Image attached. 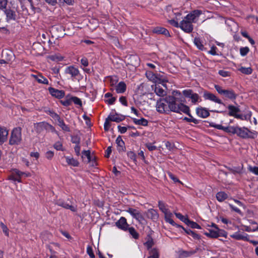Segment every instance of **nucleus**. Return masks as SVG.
<instances>
[{
    "label": "nucleus",
    "instance_id": "nucleus-1",
    "mask_svg": "<svg viewBox=\"0 0 258 258\" xmlns=\"http://www.w3.org/2000/svg\"><path fill=\"white\" fill-rule=\"evenodd\" d=\"M169 113L173 112L177 113H187L188 106L182 103H177L176 98L173 96H168Z\"/></svg>",
    "mask_w": 258,
    "mask_h": 258
},
{
    "label": "nucleus",
    "instance_id": "nucleus-2",
    "mask_svg": "<svg viewBox=\"0 0 258 258\" xmlns=\"http://www.w3.org/2000/svg\"><path fill=\"white\" fill-rule=\"evenodd\" d=\"M230 134H236L243 139H253L256 137V133L255 131H251L246 127H240L238 126H232Z\"/></svg>",
    "mask_w": 258,
    "mask_h": 258
},
{
    "label": "nucleus",
    "instance_id": "nucleus-3",
    "mask_svg": "<svg viewBox=\"0 0 258 258\" xmlns=\"http://www.w3.org/2000/svg\"><path fill=\"white\" fill-rule=\"evenodd\" d=\"M22 140L21 128L19 127L14 128L11 134L9 144L11 145H18L21 143Z\"/></svg>",
    "mask_w": 258,
    "mask_h": 258
},
{
    "label": "nucleus",
    "instance_id": "nucleus-4",
    "mask_svg": "<svg viewBox=\"0 0 258 258\" xmlns=\"http://www.w3.org/2000/svg\"><path fill=\"white\" fill-rule=\"evenodd\" d=\"M147 78L153 83L162 84L164 87L166 88L165 83L168 82V80L165 77L156 75L150 71H147L146 73Z\"/></svg>",
    "mask_w": 258,
    "mask_h": 258
},
{
    "label": "nucleus",
    "instance_id": "nucleus-5",
    "mask_svg": "<svg viewBox=\"0 0 258 258\" xmlns=\"http://www.w3.org/2000/svg\"><path fill=\"white\" fill-rule=\"evenodd\" d=\"M168 96L160 99L156 102L157 111L160 113L169 114Z\"/></svg>",
    "mask_w": 258,
    "mask_h": 258
},
{
    "label": "nucleus",
    "instance_id": "nucleus-6",
    "mask_svg": "<svg viewBox=\"0 0 258 258\" xmlns=\"http://www.w3.org/2000/svg\"><path fill=\"white\" fill-rule=\"evenodd\" d=\"M214 87L219 94L223 95L226 98L229 99L234 100L237 97L236 94L231 89H223L221 86L218 85H215Z\"/></svg>",
    "mask_w": 258,
    "mask_h": 258
},
{
    "label": "nucleus",
    "instance_id": "nucleus-7",
    "mask_svg": "<svg viewBox=\"0 0 258 258\" xmlns=\"http://www.w3.org/2000/svg\"><path fill=\"white\" fill-rule=\"evenodd\" d=\"M3 11L6 15V21L7 22H10L17 20L18 15L15 8L9 7L5 9Z\"/></svg>",
    "mask_w": 258,
    "mask_h": 258
},
{
    "label": "nucleus",
    "instance_id": "nucleus-8",
    "mask_svg": "<svg viewBox=\"0 0 258 258\" xmlns=\"http://www.w3.org/2000/svg\"><path fill=\"white\" fill-rule=\"evenodd\" d=\"M180 28L186 33H189L193 30L192 23L186 17L180 22Z\"/></svg>",
    "mask_w": 258,
    "mask_h": 258
},
{
    "label": "nucleus",
    "instance_id": "nucleus-9",
    "mask_svg": "<svg viewBox=\"0 0 258 258\" xmlns=\"http://www.w3.org/2000/svg\"><path fill=\"white\" fill-rule=\"evenodd\" d=\"M64 73L70 75L73 79H80L81 75L79 70L73 66L67 67L64 70Z\"/></svg>",
    "mask_w": 258,
    "mask_h": 258
},
{
    "label": "nucleus",
    "instance_id": "nucleus-10",
    "mask_svg": "<svg viewBox=\"0 0 258 258\" xmlns=\"http://www.w3.org/2000/svg\"><path fill=\"white\" fill-rule=\"evenodd\" d=\"M206 227H212V229H208L209 232L204 233L206 236L210 238H218L219 237L218 233L219 232V228L216 224L212 223L211 225H207Z\"/></svg>",
    "mask_w": 258,
    "mask_h": 258
},
{
    "label": "nucleus",
    "instance_id": "nucleus-11",
    "mask_svg": "<svg viewBox=\"0 0 258 258\" xmlns=\"http://www.w3.org/2000/svg\"><path fill=\"white\" fill-rule=\"evenodd\" d=\"M203 14V12L200 10H195L190 12L185 17L192 23H197L199 19V17Z\"/></svg>",
    "mask_w": 258,
    "mask_h": 258
},
{
    "label": "nucleus",
    "instance_id": "nucleus-12",
    "mask_svg": "<svg viewBox=\"0 0 258 258\" xmlns=\"http://www.w3.org/2000/svg\"><path fill=\"white\" fill-rule=\"evenodd\" d=\"M182 94L185 97L190 98L194 104H196L200 99L199 95L194 93L191 89L184 90Z\"/></svg>",
    "mask_w": 258,
    "mask_h": 258
},
{
    "label": "nucleus",
    "instance_id": "nucleus-13",
    "mask_svg": "<svg viewBox=\"0 0 258 258\" xmlns=\"http://www.w3.org/2000/svg\"><path fill=\"white\" fill-rule=\"evenodd\" d=\"M129 213L133 218L136 219L138 221L141 222L144 219V217L141 211L137 209L129 208L125 210Z\"/></svg>",
    "mask_w": 258,
    "mask_h": 258
},
{
    "label": "nucleus",
    "instance_id": "nucleus-14",
    "mask_svg": "<svg viewBox=\"0 0 258 258\" xmlns=\"http://www.w3.org/2000/svg\"><path fill=\"white\" fill-rule=\"evenodd\" d=\"M203 97L205 100H210L216 103L223 104L222 101L215 94L208 91H205L203 94Z\"/></svg>",
    "mask_w": 258,
    "mask_h": 258
},
{
    "label": "nucleus",
    "instance_id": "nucleus-15",
    "mask_svg": "<svg viewBox=\"0 0 258 258\" xmlns=\"http://www.w3.org/2000/svg\"><path fill=\"white\" fill-rule=\"evenodd\" d=\"M116 226L120 229L126 231H127L129 225L127 224L126 219L123 217H121L120 219L115 223Z\"/></svg>",
    "mask_w": 258,
    "mask_h": 258
},
{
    "label": "nucleus",
    "instance_id": "nucleus-16",
    "mask_svg": "<svg viewBox=\"0 0 258 258\" xmlns=\"http://www.w3.org/2000/svg\"><path fill=\"white\" fill-rule=\"evenodd\" d=\"M49 93L55 98L61 99L65 95V92L63 90H59L52 87L48 88Z\"/></svg>",
    "mask_w": 258,
    "mask_h": 258
},
{
    "label": "nucleus",
    "instance_id": "nucleus-17",
    "mask_svg": "<svg viewBox=\"0 0 258 258\" xmlns=\"http://www.w3.org/2000/svg\"><path fill=\"white\" fill-rule=\"evenodd\" d=\"M197 115L203 118H206L210 115L209 110L205 107H198L196 109Z\"/></svg>",
    "mask_w": 258,
    "mask_h": 258
},
{
    "label": "nucleus",
    "instance_id": "nucleus-18",
    "mask_svg": "<svg viewBox=\"0 0 258 258\" xmlns=\"http://www.w3.org/2000/svg\"><path fill=\"white\" fill-rule=\"evenodd\" d=\"M56 204L66 209H70L72 212H76L77 211V207L76 206H72L61 200L57 201Z\"/></svg>",
    "mask_w": 258,
    "mask_h": 258
},
{
    "label": "nucleus",
    "instance_id": "nucleus-19",
    "mask_svg": "<svg viewBox=\"0 0 258 258\" xmlns=\"http://www.w3.org/2000/svg\"><path fill=\"white\" fill-rule=\"evenodd\" d=\"M35 127L38 132H41L43 131L44 130L47 129L48 127L51 128L52 131H54V128L50 124L45 122H41L37 123Z\"/></svg>",
    "mask_w": 258,
    "mask_h": 258
},
{
    "label": "nucleus",
    "instance_id": "nucleus-20",
    "mask_svg": "<svg viewBox=\"0 0 258 258\" xmlns=\"http://www.w3.org/2000/svg\"><path fill=\"white\" fill-rule=\"evenodd\" d=\"M8 135V130L5 127L0 126V144L7 141Z\"/></svg>",
    "mask_w": 258,
    "mask_h": 258
},
{
    "label": "nucleus",
    "instance_id": "nucleus-21",
    "mask_svg": "<svg viewBox=\"0 0 258 258\" xmlns=\"http://www.w3.org/2000/svg\"><path fill=\"white\" fill-rule=\"evenodd\" d=\"M231 237L237 240H248V235L244 233H240L239 232H236L233 233V234L230 235Z\"/></svg>",
    "mask_w": 258,
    "mask_h": 258
},
{
    "label": "nucleus",
    "instance_id": "nucleus-22",
    "mask_svg": "<svg viewBox=\"0 0 258 258\" xmlns=\"http://www.w3.org/2000/svg\"><path fill=\"white\" fill-rule=\"evenodd\" d=\"M126 89V84L123 81L118 83L115 87V90L117 93L122 94L125 92Z\"/></svg>",
    "mask_w": 258,
    "mask_h": 258
},
{
    "label": "nucleus",
    "instance_id": "nucleus-23",
    "mask_svg": "<svg viewBox=\"0 0 258 258\" xmlns=\"http://www.w3.org/2000/svg\"><path fill=\"white\" fill-rule=\"evenodd\" d=\"M229 113L228 114L231 116H233L236 118V115H238L237 113L240 111V109L238 107L229 105L227 107Z\"/></svg>",
    "mask_w": 258,
    "mask_h": 258
},
{
    "label": "nucleus",
    "instance_id": "nucleus-24",
    "mask_svg": "<svg viewBox=\"0 0 258 258\" xmlns=\"http://www.w3.org/2000/svg\"><path fill=\"white\" fill-rule=\"evenodd\" d=\"M124 119V116L118 114H110L108 116V119L110 121L119 122Z\"/></svg>",
    "mask_w": 258,
    "mask_h": 258
},
{
    "label": "nucleus",
    "instance_id": "nucleus-25",
    "mask_svg": "<svg viewBox=\"0 0 258 258\" xmlns=\"http://www.w3.org/2000/svg\"><path fill=\"white\" fill-rule=\"evenodd\" d=\"M64 158L68 165L74 167H78L79 166V162L73 157L64 156Z\"/></svg>",
    "mask_w": 258,
    "mask_h": 258
},
{
    "label": "nucleus",
    "instance_id": "nucleus-26",
    "mask_svg": "<svg viewBox=\"0 0 258 258\" xmlns=\"http://www.w3.org/2000/svg\"><path fill=\"white\" fill-rule=\"evenodd\" d=\"M211 126L212 127H214L215 128L224 131V132L228 133H230L231 128V126H224L222 125L221 124H216V123H213L211 124Z\"/></svg>",
    "mask_w": 258,
    "mask_h": 258
},
{
    "label": "nucleus",
    "instance_id": "nucleus-27",
    "mask_svg": "<svg viewBox=\"0 0 258 258\" xmlns=\"http://www.w3.org/2000/svg\"><path fill=\"white\" fill-rule=\"evenodd\" d=\"M147 216L148 218L152 219L153 220H156L158 219L159 215L157 211L150 209L148 210L147 212Z\"/></svg>",
    "mask_w": 258,
    "mask_h": 258
},
{
    "label": "nucleus",
    "instance_id": "nucleus-28",
    "mask_svg": "<svg viewBox=\"0 0 258 258\" xmlns=\"http://www.w3.org/2000/svg\"><path fill=\"white\" fill-rule=\"evenodd\" d=\"M185 114L188 115L189 117H185L183 118L184 120H185L188 122H193L195 124H198L199 123V120L194 117L190 114V109L188 107V110L187 113H184Z\"/></svg>",
    "mask_w": 258,
    "mask_h": 258
},
{
    "label": "nucleus",
    "instance_id": "nucleus-29",
    "mask_svg": "<svg viewBox=\"0 0 258 258\" xmlns=\"http://www.w3.org/2000/svg\"><path fill=\"white\" fill-rule=\"evenodd\" d=\"M165 220V221L170 224L171 225L174 226L176 225L177 226L178 225H176L174 221L172 219V214L169 211L167 212L164 213Z\"/></svg>",
    "mask_w": 258,
    "mask_h": 258
},
{
    "label": "nucleus",
    "instance_id": "nucleus-30",
    "mask_svg": "<svg viewBox=\"0 0 258 258\" xmlns=\"http://www.w3.org/2000/svg\"><path fill=\"white\" fill-rule=\"evenodd\" d=\"M132 119L134 123L137 125L147 126L148 123V120L144 118H141V119L133 118Z\"/></svg>",
    "mask_w": 258,
    "mask_h": 258
},
{
    "label": "nucleus",
    "instance_id": "nucleus-31",
    "mask_svg": "<svg viewBox=\"0 0 258 258\" xmlns=\"http://www.w3.org/2000/svg\"><path fill=\"white\" fill-rule=\"evenodd\" d=\"M149 256L147 258H159V251L157 248H153L149 251Z\"/></svg>",
    "mask_w": 258,
    "mask_h": 258
},
{
    "label": "nucleus",
    "instance_id": "nucleus-32",
    "mask_svg": "<svg viewBox=\"0 0 258 258\" xmlns=\"http://www.w3.org/2000/svg\"><path fill=\"white\" fill-rule=\"evenodd\" d=\"M11 174L9 176L8 179L10 180H12L15 183V182H22L21 178L22 177H18L16 174L14 173V171L12 169L11 170Z\"/></svg>",
    "mask_w": 258,
    "mask_h": 258
},
{
    "label": "nucleus",
    "instance_id": "nucleus-33",
    "mask_svg": "<svg viewBox=\"0 0 258 258\" xmlns=\"http://www.w3.org/2000/svg\"><path fill=\"white\" fill-rule=\"evenodd\" d=\"M195 253L194 251L179 250L178 251L179 258H185L191 256Z\"/></svg>",
    "mask_w": 258,
    "mask_h": 258
},
{
    "label": "nucleus",
    "instance_id": "nucleus-34",
    "mask_svg": "<svg viewBox=\"0 0 258 258\" xmlns=\"http://www.w3.org/2000/svg\"><path fill=\"white\" fill-rule=\"evenodd\" d=\"M177 227H181L183 230L186 232V233L188 235H191L194 239H200L201 237L197 233H195L194 231H191L190 229H185L183 227L177 225Z\"/></svg>",
    "mask_w": 258,
    "mask_h": 258
},
{
    "label": "nucleus",
    "instance_id": "nucleus-35",
    "mask_svg": "<svg viewBox=\"0 0 258 258\" xmlns=\"http://www.w3.org/2000/svg\"><path fill=\"white\" fill-rule=\"evenodd\" d=\"M154 91L155 93L159 96H164L166 93V91L159 85H155Z\"/></svg>",
    "mask_w": 258,
    "mask_h": 258
},
{
    "label": "nucleus",
    "instance_id": "nucleus-36",
    "mask_svg": "<svg viewBox=\"0 0 258 258\" xmlns=\"http://www.w3.org/2000/svg\"><path fill=\"white\" fill-rule=\"evenodd\" d=\"M227 198V194L224 191H219L216 194V199L220 202L224 201Z\"/></svg>",
    "mask_w": 258,
    "mask_h": 258
},
{
    "label": "nucleus",
    "instance_id": "nucleus-37",
    "mask_svg": "<svg viewBox=\"0 0 258 258\" xmlns=\"http://www.w3.org/2000/svg\"><path fill=\"white\" fill-rule=\"evenodd\" d=\"M116 143L117 145V150L118 151H123L124 147V143L122 140L121 138L119 136L117 138L116 140Z\"/></svg>",
    "mask_w": 258,
    "mask_h": 258
},
{
    "label": "nucleus",
    "instance_id": "nucleus-38",
    "mask_svg": "<svg viewBox=\"0 0 258 258\" xmlns=\"http://www.w3.org/2000/svg\"><path fill=\"white\" fill-rule=\"evenodd\" d=\"M58 121V125L61 128V129L67 132H70V127L65 124L64 122L62 119H61L60 118H59L57 119Z\"/></svg>",
    "mask_w": 258,
    "mask_h": 258
},
{
    "label": "nucleus",
    "instance_id": "nucleus-39",
    "mask_svg": "<svg viewBox=\"0 0 258 258\" xmlns=\"http://www.w3.org/2000/svg\"><path fill=\"white\" fill-rule=\"evenodd\" d=\"M154 241L153 238L150 237L148 236L147 238L146 241L144 243V245L147 247V249L149 250V251L150 250V249H152V246L154 245Z\"/></svg>",
    "mask_w": 258,
    "mask_h": 258
},
{
    "label": "nucleus",
    "instance_id": "nucleus-40",
    "mask_svg": "<svg viewBox=\"0 0 258 258\" xmlns=\"http://www.w3.org/2000/svg\"><path fill=\"white\" fill-rule=\"evenodd\" d=\"M12 170L18 177H30L31 175L29 172H22L17 169H12Z\"/></svg>",
    "mask_w": 258,
    "mask_h": 258
},
{
    "label": "nucleus",
    "instance_id": "nucleus-41",
    "mask_svg": "<svg viewBox=\"0 0 258 258\" xmlns=\"http://www.w3.org/2000/svg\"><path fill=\"white\" fill-rule=\"evenodd\" d=\"M154 32L157 33L164 34L167 36H170L169 31L164 28L157 27L154 29Z\"/></svg>",
    "mask_w": 258,
    "mask_h": 258
},
{
    "label": "nucleus",
    "instance_id": "nucleus-42",
    "mask_svg": "<svg viewBox=\"0 0 258 258\" xmlns=\"http://www.w3.org/2000/svg\"><path fill=\"white\" fill-rule=\"evenodd\" d=\"M127 231L132 237L137 239L139 238V234L133 227H128Z\"/></svg>",
    "mask_w": 258,
    "mask_h": 258
},
{
    "label": "nucleus",
    "instance_id": "nucleus-43",
    "mask_svg": "<svg viewBox=\"0 0 258 258\" xmlns=\"http://www.w3.org/2000/svg\"><path fill=\"white\" fill-rule=\"evenodd\" d=\"M238 70L242 74L245 75H250L252 72V69L250 67L245 68L241 67L238 69Z\"/></svg>",
    "mask_w": 258,
    "mask_h": 258
},
{
    "label": "nucleus",
    "instance_id": "nucleus-44",
    "mask_svg": "<svg viewBox=\"0 0 258 258\" xmlns=\"http://www.w3.org/2000/svg\"><path fill=\"white\" fill-rule=\"evenodd\" d=\"M194 44L200 50H203L204 46L202 44V42L199 38L196 37L194 39Z\"/></svg>",
    "mask_w": 258,
    "mask_h": 258
},
{
    "label": "nucleus",
    "instance_id": "nucleus-45",
    "mask_svg": "<svg viewBox=\"0 0 258 258\" xmlns=\"http://www.w3.org/2000/svg\"><path fill=\"white\" fill-rule=\"evenodd\" d=\"M251 116V113L250 112L249 113L245 114H238L236 115V118L240 119L242 120H250V117Z\"/></svg>",
    "mask_w": 258,
    "mask_h": 258
},
{
    "label": "nucleus",
    "instance_id": "nucleus-46",
    "mask_svg": "<svg viewBox=\"0 0 258 258\" xmlns=\"http://www.w3.org/2000/svg\"><path fill=\"white\" fill-rule=\"evenodd\" d=\"M35 78H36V80H37V81L39 83H41V84H48V80L46 78L43 77L41 75L37 76H36Z\"/></svg>",
    "mask_w": 258,
    "mask_h": 258
},
{
    "label": "nucleus",
    "instance_id": "nucleus-47",
    "mask_svg": "<svg viewBox=\"0 0 258 258\" xmlns=\"http://www.w3.org/2000/svg\"><path fill=\"white\" fill-rule=\"evenodd\" d=\"M158 207L159 209L164 214L169 211V210L166 208V205L162 201L158 202Z\"/></svg>",
    "mask_w": 258,
    "mask_h": 258
},
{
    "label": "nucleus",
    "instance_id": "nucleus-48",
    "mask_svg": "<svg viewBox=\"0 0 258 258\" xmlns=\"http://www.w3.org/2000/svg\"><path fill=\"white\" fill-rule=\"evenodd\" d=\"M175 215L177 218L180 219L181 221L183 222L186 224L188 222V220H189L188 218L187 217H184L181 214H180L179 213H175Z\"/></svg>",
    "mask_w": 258,
    "mask_h": 258
},
{
    "label": "nucleus",
    "instance_id": "nucleus-49",
    "mask_svg": "<svg viewBox=\"0 0 258 258\" xmlns=\"http://www.w3.org/2000/svg\"><path fill=\"white\" fill-rule=\"evenodd\" d=\"M186 225L192 228H196L198 229H201V227L198 224L189 220H188V222L187 223Z\"/></svg>",
    "mask_w": 258,
    "mask_h": 258
},
{
    "label": "nucleus",
    "instance_id": "nucleus-50",
    "mask_svg": "<svg viewBox=\"0 0 258 258\" xmlns=\"http://www.w3.org/2000/svg\"><path fill=\"white\" fill-rule=\"evenodd\" d=\"M60 102L62 105L64 106H69L72 104L71 97L70 98L67 97L66 99L61 100Z\"/></svg>",
    "mask_w": 258,
    "mask_h": 258
},
{
    "label": "nucleus",
    "instance_id": "nucleus-51",
    "mask_svg": "<svg viewBox=\"0 0 258 258\" xmlns=\"http://www.w3.org/2000/svg\"><path fill=\"white\" fill-rule=\"evenodd\" d=\"M0 226L3 230V232H4V233L7 236H9V229L8 228L7 226L6 225H5L3 222H1Z\"/></svg>",
    "mask_w": 258,
    "mask_h": 258
},
{
    "label": "nucleus",
    "instance_id": "nucleus-52",
    "mask_svg": "<svg viewBox=\"0 0 258 258\" xmlns=\"http://www.w3.org/2000/svg\"><path fill=\"white\" fill-rule=\"evenodd\" d=\"M72 103L74 102L76 105L81 107L82 105V101L77 97H71Z\"/></svg>",
    "mask_w": 258,
    "mask_h": 258
},
{
    "label": "nucleus",
    "instance_id": "nucleus-53",
    "mask_svg": "<svg viewBox=\"0 0 258 258\" xmlns=\"http://www.w3.org/2000/svg\"><path fill=\"white\" fill-rule=\"evenodd\" d=\"M54 148L58 151H64V149L62 146V144L60 142H56L54 145Z\"/></svg>",
    "mask_w": 258,
    "mask_h": 258
},
{
    "label": "nucleus",
    "instance_id": "nucleus-54",
    "mask_svg": "<svg viewBox=\"0 0 258 258\" xmlns=\"http://www.w3.org/2000/svg\"><path fill=\"white\" fill-rule=\"evenodd\" d=\"M8 0H0V10L4 11L7 8Z\"/></svg>",
    "mask_w": 258,
    "mask_h": 258
},
{
    "label": "nucleus",
    "instance_id": "nucleus-55",
    "mask_svg": "<svg viewBox=\"0 0 258 258\" xmlns=\"http://www.w3.org/2000/svg\"><path fill=\"white\" fill-rule=\"evenodd\" d=\"M118 82V79L116 76H112L110 77V84L111 86H116Z\"/></svg>",
    "mask_w": 258,
    "mask_h": 258
},
{
    "label": "nucleus",
    "instance_id": "nucleus-56",
    "mask_svg": "<svg viewBox=\"0 0 258 258\" xmlns=\"http://www.w3.org/2000/svg\"><path fill=\"white\" fill-rule=\"evenodd\" d=\"M82 158L86 157L88 159V162H90L91 161L90 151L89 150L83 151L82 152Z\"/></svg>",
    "mask_w": 258,
    "mask_h": 258
},
{
    "label": "nucleus",
    "instance_id": "nucleus-57",
    "mask_svg": "<svg viewBox=\"0 0 258 258\" xmlns=\"http://www.w3.org/2000/svg\"><path fill=\"white\" fill-rule=\"evenodd\" d=\"M218 74L223 77H227L230 76V73L225 70H219Z\"/></svg>",
    "mask_w": 258,
    "mask_h": 258
},
{
    "label": "nucleus",
    "instance_id": "nucleus-58",
    "mask_svg": "<svg viewBox=\"0 0 258 258\" xmlns=\"http://www.w3.org/2000/svg\"><path fill=\"white\" fill-rule=\"evenodd\" d=\"M249 50V49L247 47H241L240 49V53L241 56H244L247 54Z\"/></svg>",
    "mask_w": 258,
    "mask_h": 258
},
{
    "label": "nucleus",
    "instance_id": "nucleus-59",
    "mask_svg": "<svg viewBox=\"0 0 258 258\" xmlns=\"http://www.w3.org/2000/svg\"><path fill=\"white\" fill-rule=\"evenodd\" d=\"M71 142L76 145L80 144V138L78 136H73L71 138Z\"/></svg>",
    "mask_w": 258,
    "mask_h": 258
},
{
    "label": "nucleus",
    "instance_id": "nucleus-60",
    "mask_svg": "<svg viewBox=\"0 0 258 258\" xmlns=\"http://www.w3.org/2000/svg\"><path fill=\"white\" fill-rule=\"evenodd\" d=\"M146 147L150 151H152L157 149V147L153 145L151 143H147L145 145Z\"/></svg>",
    "mask_w": 258,
    "mask_h": 258
},
{
    "label": "nucleus",
    "instance_id": "nucleus-61",
    "mask_svg": "<svg viewBox=\"0 0 258 258\" xmlns=\"http://www.w3.org/2000/svg\"><path fill=\"white\" fill-rule=\"evenodd\" d=\"M87 252L89 255L90 258H95V255L94 254L93 249L91 247L88 246L87 248Z\"/></svg>",
    "mask_w": 258,
    "mask_h": 258
},
{
    "label": "nucleus",
    "instance_id": "nucleus-62",
    "mask_svg": "<svg viewBox=\"0 0 258 258\" xmlns=\"http://www.w3.org/2000/svg\"><path fill=\"white\" fill-rule=\"evenodd\" d=\"M249 170L253 174L258 175V167L256 166H249L248 167Z\"/></svg>",
    "mask_w": 258,
    "mask_h": 258
},
{
    "label": "nucleus",
    "instance_id": "nucleus-63",
    "mask_svg": "<svg viewBox=\"0 0 258 258\" xmlns=\"http://www.w3.org/2000/svg\"><path fill=\"white\" fill-rule=\"evenodd\" d=\"M169 23L172 26L176 28H180V23H178L177 21L174 20H170L169 21Z\"/></svg>",
    "mask_w": 258,
    "mask_h": 258
},
{
    "label": "nucleus",
    "instance_id": "nucleus-64",
    "mask_svg": "<svg viewBox=\"0 0 258 258\" xmlns=\"http://www.w3.org/2000/svg\"><path fill=\"white\" fill-rule=\"evenodd\" d=\"M53 156H54V153L53 151H48L46 152V154H45L46 158L49 160L51 159L52 158V157H53Z\"/></svg>",
    "mask_w": 258,
    "mask_h": 258
}]
</instances>
